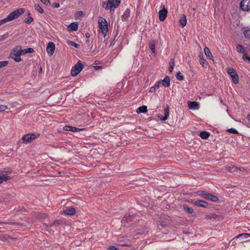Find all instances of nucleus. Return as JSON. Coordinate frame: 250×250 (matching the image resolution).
Wrapping results in <instances>:
<instances>
[{"label":"nucleus","mask_w":250,"mask_h":250,"mask_svg":"<svg viewBox=\"0 0 250 250\" xmlns=\"http://www.w3.org/2000/svg\"><path fill=\"white\" fill-rule=\"evenodd\" d=\"M120 0H108L107 2H104L103 6L106 10L113 11L120 4Z\"/></svg>","instance_id":"obj_1"},{"label":"nucleus","mask_w":250,"mask_h":250,"mask_svg":"<svg viewBox=\"0 0 250 250\" xmlns=\"http://www.w3.org/2000/svg\"><path fill=\"white\" fill-rule=\"evenodd\" d=\"M98 24L101 32L103 35L104 37L105 38L108 32L107 21L105 19L100 18L98 20Z\"/></svg>","instance_id":"obj_2"},{"label":"nucleus","mask_w":250,"mask_h":250,"mask_svg":"<svg viewBox=\"0 0 250 250\" xmlns=\"http://www.w3.org/2000/svg\"><path fill=\"white\" fill-rule=\"evenodd\" d=\"M21 46H17L13 49L12 52L10 53V57L16 62H20L21 60Z\"/></svg>","instance_id":"obj_3"},{"label":"nucleus","mask_w":250,"mask_h":250,"mask_svg":"<svg viewBox=\"0 0 250 250\" xmlns=\"http://www.w3.org/2000/svg\"><path fill=\"white\" fill-rule=\"evenodd\" d=\"M24 12L23 8H21L14 10L11 12L7 17V20L9 21H11L13 20L17 19Z\"/></svg>","instance_id":"obj_4"},{"label":"nucleus","mask_w":250,"mask_h":250,"mask_svg":"<svg viewBox=\"0 0 250 250\" xmlns=\"http://www.w3.org/2000/svg\"><path fill=\"white\" fill-rule=\"evenodd\" d=\"M226 71L234 83L237 84L239 83V77L234 69L231 67H228L226 69Z\"/></svg>","instance_id":"obj_5"},{"label":"nucleus","mask_w":250,"mask_h":250,"mask_svg":"<svg viewBox=\"0 0 250 250\" xmlns=\"http://www.w3.org/2000/svg\"><path fill=\"white\" fill-rule=\"evenodd\" d=\"M198 194L201 197L204 199L211 201L212 202H216L218 199L217 196H214L211 194L205 191H200L198 192Z\"/></svg>","instance_id":"obj_6"},{"label":"nucleus","mask_w":250,"mask_h":250,"mask_svg":"<svg viewBox=\"0 0 250 250\" xmlns=\"http://www.w3.org/2000/svg\"><path fill=\"white\" fill-rule=\"evenodd\" d=\"M39 136L38 134H28L24 135L22 140L24 143H30Z\"/></svg>","instance_id":"obj_7"},{"label":"nucleus","mask_w":250,"mask_h":250,"mask_svg":"<svg viewBox=\"0 0 250 250\" xmlns=\"http://www.w3.org/2000/svg\"><path fill=\"white\" fill-rule=\"evenodd\" d=\"M82 63H76L72 68L71 73L72 76H75L78 74L83 69Z\"/></svg>","instance_id":"obj_8"},{"label":"nucleus","mask_w":250,"mask_h":250,"mask_svg":"<svg viewBox=\"0 0 250 250\" xmlns=\"http://www.w3.org/2000/svg\"><path fill=\"white\" fill-rule=\"evenodd\" d=\"M240 8L242 10L249 11L250 10V0H243L240 3Z\"/></svg>","instance_id":"obj_9"},{"label":"nucleus","mask_w":250,"mask_h":250,"mask_svg":"<svg viewBox=\"0 0 250 250\" xmlns=\"http://www.w3.org/2000/svg\"><path fill=\"white\" fill-rule=\"evenodd\" d=\"M162 10L159 11V18L160 21H164L167 17V10L165 5H163Z\"/></svg>","instance_id":"obj_10"},{"label":"nucleus","mask_w":250,"mask_h":250,"mask_svg":"<svg viewBox=\"0 0 250 250\" xmlns=\"http://www.w3.org/2000/svg\"><path fill=\"white\" fill-rule=\"evenodd\" d=\"M76 211L74 208L72 207H66L63 209V213L65 215L72 216L76 214Z\"/></svg>","instance_id":"obj_11"},{"label":"nucleus","mask_w":250,"mask_h":250,"mask_svg":"<svg viewBox=\"0 0 250 250\" xmlns=\"http://www.w3.org/2000/svg\"><path fill=\"white\" fill-rule=\"evenodd\" d=\"M164 113H165V116H162L161 114H157V116L158 118H159V119L161 120V121H166L167 120L168 117H169V107L168 106H166L165 108V109H164Z\"/></svg>","instance_id":"obj_12"},{"label":"nucleus","mask_w":250,"mask_h":250,"mask_svg":"<svg viewBox=\"0 0 250 250\" xmlns=\"http://www.w3.org/2000/svg\"><path fill=\"white\" fill-rule=\"evenodd\" d=\"M55 44L53 42H49L48 43L46 47V51L47 53L49 54L50 56L52 55L53 54L55 50Z\"/></svg>","instance_id":"obj_13"},{"label":"nucleus","mask_w":250,"mask_h":250,"mask_svg":"<svg viewBox=\"0 0 250 250\" xmlns=\"http://www.w3.org/2000/svg\"><path fill=\"white\" fill-rule=\"evenodd\" d=\"M188 108L190 109L197 110L199 108V103L197 102H188Z\"/></svg>","instance_id":"obj_14"},{"label":"nucleus","mask_w":250,"mask_h":250,"mask_svg":"<svg viewBox=\"0 0 250 250\" xmlns=\"http://www.w3.org/2000/svg\"><path fill=\"white\" fill-rule=\"evenodd\" d=\"M78 23L77 22H73L67 26V30L69 31H75L78 29Z\"/></svg>","instance_id":"obj_15"},{"label":"nucleus","mask_w":250,"mask_h":250,"mask_svg":"<svg viewBox=\"0 0 250 250\" xmlns=\"http://www.w3.org/2000/svg\"><path fill=\"white\" fill-rule=\"evenodd\" d=\"M194 204L196 206L203 207L205 208H207L208 206V204L207 202L200 200H197L195 201Z\"/></svg>","instance_id":"obj_16"},{"label":"nucleus","mask_w":250,"mask_h":250,"mask_svg":"<svg viewBox=\"0 0 250 250\" xmlns=\"http://www.w3.org/2000/svg\"><path fill=\"white\" fill-rule=\"evenodd\" d=\"M170 80L168 76H166L164 79L161 81V84L164 87H168L170 85Z\"/></svg>","instance_id":"obj_17"},{"label":"nucleus","mask_w":250,"mask_h":250,"mask_svg":"<svg viewBox=\"0 0 250 250\" xmlns=\"http://www.w3.org/2000/svg\"><path fill=\"white\" fill-rule=\"evenodd\" d=\"M63 130H65L66 131H71L72 132H78V131H79L81 130H83V129L76 128L75 127H73V126H71L66 125L63 127Z\"/></svg>","instance_id":"obj_18"},{"label":"nucleus","mask_w":250,"mask_h":250,"mask_svg":"<svg viewBox=\"0 0 250 250\" xmlns=\"http://www.w3.org/2000/svg\"><path fill=\"white\" fill-rule=\"evenodd\" d=\"M9 179V177L7 174L0 173V184H1L4 181H7Z\"/></svg>","instance_id":"obj_19"},{"label":"nucleus","mask_w":250,"mask_h":250,"mask_svg":"<svg viewBox=\"0 0 250 250\" xmlns=\"http://www.w3.org/2000/svg\"><path fill=\"white\" fill-rule=\"evenodd\" d=\"M147 107L146 105H143L138 107L136 110V112L137 113H145L147 112Z\"/></svg>","instance_id":"obj_20"},{"label":"nucleus","mask_w":250,"mask_h":250,"mask_svg":"<svg viewBox=\"0 0 250 250\" xmlns=\"http://www.w3.org/2000/svg\"><path fill=\"white\" fill-rule=\"evenodd\" d=\"M179 23L182 26V27H184L187 24V18L186 16L185 15H182L180 18L179 20Z\"/></svg>","instance_id":"obj_21"},{"label":"nucleus","mask_w":250,"mask_h":250,"mask_svg":"<svg viewBox=\"0 0 250 250\" xmlns=\"http://www.w3.org/2000/svg\"><path fill=\"white\" fill-rule=\"evenodd\" d=\"M130 10L127 9L124 13L122 16V19L123 21H126L130 16Z\"/></svg>","instance_id":"obj_22"},{"label":"nucleus","mask_w":250,"mask_h":250,"mask_svg":"<svg viewBox=\"0 0 250 250\" xmlns=\"http://www.w3.org/2000/svg\"><path fill=\"white\" fill-rule=\"evenodd\" d=\"M204 52L207 57L209 58L210 60L213 61L212 59L213 56L208 48L207 47H205L204 48Z\"/></svg>","instance_id":"obj_23"},{"label":"nucleus","mask_w":250,"mask_h":250,"mask_svg":"<svg viewBox=\"0 0 250 250\" xmlns=\"http://www.w3.org/2000/svg\"><path fill=\"white\" fill-rule=\"evenodd\" d=\"M209 136V133L207 131H203L200 133V137L203 139H206L208 138Z\"/></svg>","instance_id":"obj_24"},{"label":"nucleus","mask_w":250,"mask_h":250,"mask_svg":"<svg viewBox=\"0 0 250 250\" xmlns=\"http://www.w3.org/2000/svg\"><path fill=\"white\" fill-rule=\"evenodd\" d=\"M21 51L22 54H24L27 53H32L34 52V49L32 48H28L26 49H22L21 47Z\"/></svg>","instance_id":"obj_25"},{"label":"nucleus","mask_w":250,"mask_h":250,"mask_svg":"<svg viewBox=\"0 0 250 250\" xmlns=\"http://www.w3.org/2000/svg\"><path fill=\"white\" fill-rule=\"evenodd\" d=\"M35 8L41 14H42L44 12V11L42 9V8L38 4H36L35 5Z\"/></svg>","instance_id":"obj_26"},{"label":"nucleus","mask_w":250,"mask_h":250,"mask_svg":"<svg viewBox=\"0 0 250 250\" xmlns=\"http://www.w3.org/2000/svg\"><path fill=\"white\" fill-rule=\"evenodd\" d=\"M236 49L237 52L240 53H243L244 51V49L242 45H237L236 47Z\"/></svg>","instance_id":"obj_27"},{"label":"nucleus","mask_w":250,"mask_h":250,"mask_svg":"<svg viewBox=\"0 0 250 250\" xmlns=\"http://www.w3.org/2000/svg\"><path fill=\"white\" fill-rule=\"evenodd\" d=\"M67 43L69 45H71L72 46H73L75 48H78L79 47V44L75 43V42H73L72 41H68L67 42Z\"/></svg>","instance_id":"obj_28"},{"label":"nucleus","mask_w":250,"mask_h":250,"mask_svg":"<svg viewBox=\"0 0 250 250\" xmlns=\"http://www.w3.org/2000/svg\"><path fill=\"white\" fill-rule=\"evenodd\" d=\"M242 237L244 238H249V237H250V234H249V233H242V234H239L238 235H237L236 236V238H239V237Z\"/></svg>","instance_id":"obj_29"},{"label":"nucleus","mask_w":250,"mask_h":250,"mask_svg":"<svg viewBox=\"0 0 250 250\" xmlns=\"http://www.w3.org/2000/svg\"><path fill=\"white\" fill-rule=\"evenodd\" d=\"M33 21V18L32 17H28L25 19L24 21L27 24H30Z\"/></svg>","instance_id":"obj_30"},{"label":"nucleus","mask_w":250,"mask_h":250,"mask_svg":"<svg viewBox=\"0 0 250 250\" xmlns=\"http://www.w3.org/2000/svg\"><path fill=\"white\" fill-rule=\"evenodd\" d=\"M184 210L189 213H192L193 212V209L191 208H188L187 206H184Z\"/></svg>","instance_id":"obj_31"},{"label":"nucleus","mask_w":250,"mask_h":250,"mask_svg":"<svg viewBox=\"0 0 250 250\" xmlns=\"http://www.w3.org/2000/svg\"><path fill=\"white\" fill-rule=\"evenodd\" d=\"M227 131L233 134H238V132L236 129L235 128H231L229 129H227Z\"/></svg>","instance_id":"obj_32"},{"label":"nucleus","mask_w":250,"mask_h":250,"mask_svg":"<svg viewBox=\"0 0 250 250\" xmlns=\"http://www.w3.org/2000/svg\"><path fill=\"white\" fill-rule=\"evenodd\" d=\"M8 37V33H6L5 34L0 36V42L2 41Z\"/></svg>","instance_id":"obj_33"},{"label":"nucleus","mask_w":250,"mask_h":250,"mask_svg":"<svg viewBox=\"0 0 250 250\" xmlns=\"http://www.w3.org/2000/svg\"><path fill=\"white\" fill-rule=\"evenodd\" d=\"M243 59L244 61H249L250 62V57L247 55L246 54L244 53L243 55Z\"/></svg>","instance_id":"obj_34"},{"label":"nucleus","mask_w":250,"mask_h":250,"mask_svg":"<svg viewBox=\"0 0 250 250\" xmlns=\"http://www.w3.org/2000/svg\"><path fill=\"white\" fill-rule=\"evenodd\" d=\"M168 221L164 223H160V224H158V227L159 229H161L163 227H164V226H165L166 225H167V224L168 223Z\"/></svg>","instance_id":"obj_35"},{"label":"nucleus","mask_w":250,"mask_h":250,"mask_svg":"<svg viewBox=\"0 0 250 250\" xmlns=\"http://www.w3.org/2000/svg\"><path fill=\"white\" fill-rule=\"evenodd\" d=\"M149 47H150V50L152 51V52L153 53H154L155 52V44L153 43H150Z\"/></svg>","instance_id":"obj_36"},{"label":"nucleus","mask_w":250,"mask_h":250,"mask_svg":"<svg viewBox=\"0 0 250 250\" xmlns=\"http://www.w3.org/2000/svg\"><path fill=\"white\" fill-rule=\"evenodd\" d=\"M176 78L180 81H182L183 80V77L181 75L180 72H178L176 75Z\"/></svg>","instance_id":"obj_37"},{"label":"nucleus","mask_w":250,"mask_h":250,"mask_svg":"<svg viewBox=\"0 0 250 250\" xmlns=\"http://www.w3.org/2000/svg\"><path fill=\"white\" fill-rule=\"evenodd\" d=\"M7 108V107L5 105L0 104V111H3Z\"/></svg>","instance_id":"obj_38"},{"label":"nucleus","mask_w":250,"mask_h":250,"mask_svg":"<svg viewBox=\"0 0 250 250\" xmlns=\"http://www.w3.org/2000/svg\"><path fill=\"white\" fill-rule=\"evenodd\" d=\"M83 15V12L82 11H78L77 13H76L75 15V17L79 18V17L82 16Z\"/></svg>","instance_id":"obj_39"},{"label":"nucleus","mask_w":250,"mask_h":250,"mask_svg":"<svg viewBox=\"0 0 250 250\" xmlns=\"http://www.w3.org/2000/svg\"><path fill=\"white\" fill-rule=\"evenodd\" d=\"M8 21H8L7 17L4 19L0 20V26Z\"/></svg>","instance_id":"obj_40"},{"label":"nucleus","mask_w":250,"mask_h":250,"mask_svg":"<svg viewBox=\"0 0 250 250\" xmlns=\"http://www.w3.org/2000/svg\"><path fill=\"white\" fill-rule=\"evenodd\" d=\"M161 84V81H159L157 82L153 86V87L156 89H157L159 88L160 85Z\"/></svg>","instance_id":"obj_41"},{"label":"nucleus","mask_w":250,"mask_h":250,"mask_svg":"<svg viewBox=\"0 0 250 250\" xmlns=\"http://www.w3.org/2000/svg\"><path fill=\"white\" fill-rule=\"evenodd\" d=\"M107 250H119L116 247L110 246L107 248Z\"/></svg>","instance_id":"obj_42"},{"label":"nucleus","mask_w":250,"mask_h":250,"mask_svg":"<svg viewBox=\"0 0 250 250\" xmlns=\"http://www.w3.org/2000/svg\"><path fill=\"white\" fill-rule=\"evenodd\" d=\"M44 4L47 5L49 3V0H40Z\"/></svg>","instance_id":"obj_43"},{"label":"nucleus","mask_w":250,"mask_h":250,"mask_svg":"<svg viewBox=\"0 0 250 250\" xmlns=\"http://www.w3.org/2000/svg\"><path fill=\"white\" fill-rule=\"evenodd\" d=\"M52 6L55 8H58L60 6V4L58 3L54 2L52 4Z\"/></svg>","instance_id":"obj_44"},{"label":"nucleus","mask_w":250,"mask_h":250,"mask_svg":"<svg viewBox=\"0 0 250 250\" xmlns=\"http://www.w3.org/2000/svg\"><path fill=\"white\" fill-rule=\"evenodd\" d=\"M156 90V89L153 86H152L150 88L149 92L151 93H154L155 92Z\"/></svg>","instance_id":"obj_45"},{"label":"nucleus","mask_w":250,"mask_h":250,"mask_svg":"<svg viewBox=\"0 0 250 250\" xmlns=\"http://www.w3.org/2000/svg\"><path fill=\"white\" fill-rule=\"evenodd\" d=\"M174 64V63H173V65H170V67H169V71H170V72H172V70H173V69Z\"/></svg>","instance_id":"obj_46"},{"label":"nucleus","mask_w":250,"mask_h":250,"mask_svg":"<svg viewBox=\"0 0 250 250\" xmlns=\"http://www.w3.org/2000/svg\"><path fill=\"white\" fill-rule=\"evenodd\" d=\"M236 170H241L240 169H238V168H237V167H233L232 168V169H231L230 170H231V171L233 172V171H236Z\"/></svg>","instance_id":"obj_47"},{"label":"nucleus","mask_w":250,"mask_h":250,"mask_svg":"<svg viewBox=\"0 0 250 250\" xmlns=\"http://www.w3.org/2000/svg\"><path fill=\"white\" fill-rule=\"evenodd\" d=\"M7 63H0V68L6 66Z\"/></svg>","instance_id":"obj_48"},{"label":"nucleus","mask_w":250,"mask_h":250,"mask_svg":"<svg viewBox=\"0 0 250 250\" xmlns=\"http://www.w3.org/2000/svg\"><path fill=\"white\" fill-rule=\"evenodd\" d=\"M94 67L96 70H99L101 68V66H95Z\"/></svg>","instance_id":"obj_49"},{"label":"nucleus","mask_w":250,"mask_h":250,"mask_svg":"<svg viewBox=\"0 0 250 250\" xmlns=\"http://www.w3.org/2000/svg\"><path fill=\"white\" fill-rule=\"evenodd\" d=\"M247 119L248 120L250 121V114H249V115H247Z\"/></svg>","instance_id":"obj_50"},{"label":"nucleus","mask_w":250,"mask_h":250,"mask_svg":"<svg viewBox=\"0 0 250 250\" xmlns=\"http://www.w3.org/2000/svg\"><path fill=\"white\" fill-rule=\"evenodd\" d=\"M121 246H128V245L126 244H121Z\"/></svg>","instance_id":"obj_51"},{"label":"nucleus","mask_w":250,"mask_h":250,"mask_svg":"<svg viewBox=\"0 0 250 250\" xmlns=\"http://www.w3.org/2000/svg\"><path fill=\"white\" fill-rule=\"evenodd\" d=\"M85 36H86V37L87 38H88V37H89V34L88 33L86 34H85Z\"/></svg>","instance_id":"obj_52"},{"label":"nucleus","mask_w":250,"mask_h":250,"mask_svg":"<svg viewBox=\"0 0 250 250\" xmlns=\"http://www.w3.org/2000/svg\"><path fill=\"white\" fill-rule=\"evenodd\" d=\"M40 73H42V67H41L40 68V71H39Z\"/></svg>","instance_id":"obj_53"},{"label":"nucleus","mask_w":250,"mask_h":250,"mask_svg":"<svg viewBox=\"0 0 250 250\" xmlns=\"http://www.w3.org/2000/svg\"><path fill=\"white\" fill-rule=\"evenodd\" d=\"M0 62H8L7 61H3Z\"/></svg>","instance_id":"obj_54"},{"label":"nucleus","mask_w":250,"mask_h":250,"mask_svg":"<svg viewBox=\"0 0 250 250\" xmlns=\"http://www.w3.org/2000/svg\"><path fill=\"white\" fill-rule=\"evenodd\" d=\"M95 62V63L98 62V61H95V62Z\"/></svg>","instance_id":"obj_55"},{"label":"nucleus","mask_w":250,"mask_h":250,"mask_svg":"<svg viewBox=\"0 0 250 250\" xmlns=\"http://www.w3.org/2000/svg\"><path fill=\"white\" fill-rule=\"evenodd\" d=\"M78 62L80 63V62H81L80 61H79Z\"/></svg>","instance_id":"obj_56"},{"label":"nucleus","mask_w":250,"mask_h":250,"mask_svg":"<svg viewBox=\"0 0 250 250\" xmlns=\"http://www.w3.org/2000/svg\"><path fill=\"white\" fill-rule=\"evenodd\" d=\"M2 241H4L5 239H1Z\"/></svg>","instance_id":"obj_57"}]
</instances>
